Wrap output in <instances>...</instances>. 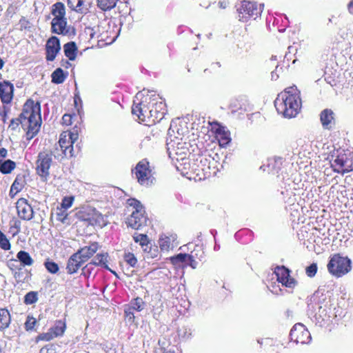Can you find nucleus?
Segmentation results:
<instances>
[{
	"label": "nucleus",
	"instance_id": "nucleus-1",
	"mask_svg": "<svg viewBox=\"0 0 353 353\" xmlns=\"http://www.w3.org/2000/svg\"><path fill=\"white\" fill-rule=\"evenodd\" d=\"M41 123L40 103H34L33 100L28 99L23 105L22 112L19 117L11 120L10 127L14 129L21 124L24 129H27V139L30 140L38 133Z\"/></svg>",
	"mask_w": 353,
	"mask_h": 353
},
{
	"label": "nucleus",
	"instance_id": "nucleus-2",
	"mask_svg": "<svg viewBox=\"0 0 353 353\" xmlns=\"http://www.w3.org/2000/svg\"><path fill=\"white\" fill-rule=\"evenodd\" d=\"M274 105L277 112L285 117H294L301 106L299 90L295 85L287 88L278 95L274 101Z\"/></svg>",
	"mask_w": 353,
	"mask_h": 353
},
{
	"label": "nucleus",
	"instance_id": "nucleus-3",
	"mask_svg": "<svg viewBox=\"0 0 353 353\" xmlns=\"http://www.w3.org/2000/svg\"><path fill=\"white\" fill-rule=\"evenodd\" d=\"M127 204L128 210L131 211V214L126 221L128 226L134 230H141L147 225L148 221L144 207L139 201L133 198L128 199Z\"/></svg>",
	"mask_w": 353,
	"mask_h": 353
},
{
	"label": "nucleus",
	"instance_id": "nucleus-4",
	"mask_svg": "<svg viewBox=\"0 0 353 353\" xmlns=\"http://www.w3.org/2000/svg\"><path fill=\"white\" fill-rule=\"evenodd\" d=\"M78 138L77 130L74 129L72 132H63L60 134L58 145L53 152L54 157L61 159L64 157H72L74 155L73 145Z\"/></svg>",
	"mask_w": 353,
	"mask_h": 353
},
{
	"label": "nucleus",
	"instance_id": "nucleus-5",
	"mask_svg": "<svg viewBox=\"0 0 353 353\" xmlns=\"http://www.w3.org/2000/svg\"><path fill=\"white\" fill-rule=\"evenodd\" d=\"M351 260L348 257L336 254L330 258L327 268L332 275L339 278L351 270Z\"/></svg>",
	"mask_w": 353,
	"mask_h": 353
},
{
	"label": "nucleus",
	"instance_id": "nucleus-6",
	"mask_svg": "<svg viewBox=\"0 0 353 353\" xmlns=\"http://www.w3.org/2000/svg\"><path fill=\"white\" fill-rule=\"evenodd\" d=\"M132 172L141 185L149 186L154 183V178L152 176L150 163L145 159H142L137 164Z\"/></svg>",
	"mask_w": 353,
	"mask_h": 353
},
{
	"label": "nucleus",
	"instance_id": "nucleus-7",
	"mask_svg": "<svg viewBox=\"0 0 353 353\" xmlns=\"http://www.w3.org/2000/svg\"><path fill=\"white\" fill-rule=\"evenodd\" d=\"M263 5L258 6L256 3L243 1L241 6L237 9L239 20L242 22H247L249 19H256L261 15Z\"/></svg>",
	"mask_w": 353,
	"mask_h": 353
},
{
	"label": "nucleus",
	"instance_id": "nucleus-8",
	"mask_svg": "<svg viewBox=\"0 0 353 353\" xmlns=\"http://www.w3.org/2000/svg\"><path fill=\"white\" fill-rule=\"evenodd\" d=\"M290 270L285 266H277L274 271L276 280L282 286L292 290L298 284V281L290 276Z\"/></svg>",
	"mask_w": 353,
	"mask_h": 353
},
{
	"label": "nucleus",
	"instance_id": "nucleus-9",
	"mask_svg": "<svg viewBox=\"0 0 353 353\" xmlns=\"http://www.w3.org/2000/svg\"><path fill=\"white\" fill-rule=\"evenodd\" d=\"M290 339L296 343L307 344L312 339L311 334L302 323H296L291 329Z\"/></svg>",
	"mask_w": 353,
	"mask_h": 353
},
{
	"label": "nucleus",
	"instance_id": "nucleus-10",
	"mask_svg": "<svg viewBox=\"0 0 353 353\" xmlns=\"http://www.w3.org/2000/svg\"><path fill=\"white\" fill-rule=\"evenodd\" d=\"M147 99H145V101ZM143 101H141L138 103L136 100L134 101L133 105L132 107V113L136 115L139 121L144 122L147 119H152V113H151V104L150 101L148 104H145Z\"/></svg>",
	"mask_w": 353,
	"mask_h": 353
},
{
	"label": "nucleus",
	"instance_id": "nucleus-11",
	"mask_svg": "<svg viewBox=\"0 0 353 353\" xmlns=\"http://www.w3.org/2000/svg\"><path fill=\"white\" fill-rule=\"evenodd\" d=\"M78 217L82 221L88 222V223L91 225L102 227L105 225L103 216L95 209H89L88 212H79Z\"/></svg>",
	"mask_w": 353,
	"mask_h": 353
},
{
	"label": "nucleus",
	"instance_id": "nucleus-12",
	"mask_svg": "<svg viewBox=\"0 0 353 353\" xmlns=\"http://www.w3.org/2000/svg\"><path fill=\"white\" fill-rule=\"evenodd\" d=\"M52 163L51 154L47 152H40L37 162V172L41 177L47 179L49 176V169Z\"/></svg>",
	"mask_w": 353,
	"mask_h": 353
},
{
	"label": "nucleus",
	"instance_id": "nucleus-13",
	"mask_svg": "<svg viewBox=\"0 0 353 353\" xmlns=\"http://www.w3.org/2000/svg\"><path fill=\"white\" fill-rule=\"evenodd\" d=\"M198 254H194L192 252L191 254H183L179 253L170 258L171 263L176 266H180L181 263H185L186 265L190 266L192 269H196L198 266V261L196 260Z\"/></svg>",
	"mask_w": 353,
	"mask_h": 353
},
{
	"label": "nucleus",
	"instance_id": "nucleus-14",
	"mask_svg": "<svg viewBox=\"0 0 353 353\" xmlns=\"http://www.w3.org/2000/svg\"><path fill=\"white\" fill-rule=\"evenodd\" d=\"M60 50L61 44L59 39L55 36H52L48 39L46 44V60L48 61H54Z\"/></svg>",
	"mask_w": 353,
	"mask_h": 353
},
{
	"label": "nucleus",
	"instance_id": "nucleus-15",
	"mask_svg": "<svg viewBox=\"0 0 353 353\" xmlns=\"http://www.w3.org/2000/svg\"><path fill=\"white\" fill-rule=\"evenodd\" d=\"M18 216L23 220L29 221L33 218L34 212L32 206L24 198L19 199L16 203Z\"/></svg>",
	"mask_w": 353,
	"mask_h": 353
},
{
	"label": "nucleus",
	"instance_id": "nucleus-16",
	"mask_svg": "<svg viewBox=\"0 0 353 353\" xmlns=\"http://www.w3.org/2000/svg\"><path fill=\"white\" fill-rule=\"evenodd\" d=\"M151 104V113H152V121H161L165 114V104L162 101H157V98H150Z\"/></svg>",
	"mask_w": 353,
	"mask_h": 353
},
{
	"label": "nucleus",
	"instance_id": "nucleus-17",
	"mask_svg": "<svg viewBox=\"0 0 353 353\" xmlns=\"http://www.w3.org/2000/svg\"><path fill=\"white\" fill-rule=\"evenodd\" d=\"M99 248V245L98 243L93 242L89 245L81 248L75 253L79 256L81 262L85 263L97 252Z\"/></svg>",
	"mask_w": 353,
	"mask_h": 353
},
{
	"label": "nucleus",
	"instance_id": "nucleus-18",
	"mask_svg": "<svg viewBox=\"0 0 353 353\" xmlns=\"http://www.w3.org/2000/svg\"><path fill=\"white\" fill-rule=\"evenodd\" d=\"M13 85L8 81L0 83V98L3 103H9L13 97Z\"/></svg>",
	"mask_w": 353,
	"mask_h": 353
},
{
	"label": "nucleus",
	"instance_id": "nucleus-19",
	"mask_svg": "<svg viewBox=\"0 0 353 353\" xmlns=\"http://www.w3.org/2000/svg\"><path fill=\"white\" fill-rule=\"evenodd\" d=\"M51 31L57 34H68L67 19L53 18L51 21Z\"/></svg>",
	"mask_w": 353,
	"mask_h": 353
},
{
	"label": "nucleus",
	"instance_id": "nucleus-20",
	"mask_svg": "<svg viewBox=\"0 0 353 353\" xmlns=\"http://www.w3.org/2000/svg\"><path fill=\"white\" fill-rule=\"evenodd\" d=\"M320 120L324 129H332L334 124L333 111L330 109L323 110L320 114Z\"/></svg>",
	"mask_w": 353,
	"mask_h": 353
},
{
	"label": "nucleus",
	"instance_id": "nucleus-21",
	"mask_svg": "<svg viewBox=\"0 0 353 353\" xmlns=\"http://www.w3.org/2000/svg\"><path fill=\"white\" fill-rule=\"evenodd\" d=\"M83 263L77 254H73L68 259L66 265L67 272L70 274L77 272Z\"/></svg>",
	"mask_w": 353,
	"mask_h": 353
},
{
	"label": "nucleus",
	"instance_id": "nucleus-22",
	"mask_svg": "<svg viewBox=\"0 0 353 353\" xmlns=\"http://www.w3.org/2000/svg\"><path fill=\"white\" fill-rule=\"evenodd\" d=\"M24 183L25 180L23 176H17L11 185L9 192L10 196L11 198L14 197V196L23 189Z\"/></svg>",
	"mask_w": 353,
	"mask_h": 353
},
{
	"label": "nucleus",
	"instance_id": "nucleus-23",
	"mask_svg": "<svg viewBox=\"0 0 353 353\" xmlns=\"http://www.w3.org/2000/svg\"><path fill=\"white\" fill-rule=\"evenodd\" d=\"M77 46L74 41L66 43L63 46L64 54L70 61L75 60L77 57Z\"/></svg>",
	"mask_w": 353,
	"mask_h": 353
},
{
	"label": "nucleus",
	"instance_id": "nucleus-24",
	"mask_svg": "<svg viewBox=\"0 0 353 353\" xmlns=\"http://www.w3.org/2000/svg\"><path fill=\"white\" fill-rule=\"evenodd\" d=\"M17 258L18 262L22 267L30 266L34 263V261L30 254L23 250H21L17 254Z\"/></svg>",
	"mask_w": 353,
	"mask_h": 353
},
{
	"label": "nucleus",
	"instance_id": "nucleus-25",
	"mask_svg": "<svg viewBox=\"0 0 353 353\" xmlns=\"http://www.w3.org/2000/svg\"><path fill=\"white\" fill-rule=\"evenodd\" d=\"M346 159L347 158L345 154L338 155L337 157H336L335 159L333 160V162L332 163V166L334 168V170L339 173H345L348 172V170L347 169L340 170V169L345 165V163H346Z\"/></svg>",
	"mask_w": 353,
	"mask_h": 353
},
{
	"label": "nucleus",
	"instance_id": "nucleus-26",
	"mask_svg": "<svg viewBox=\"0 0 353 353\" xmlns=\"http://www.w3.org/2000/svg\"><path fill=\"white\" fill-rule=\"evenodd\" d=\"M68 77V72L59 68H57L51 74L52 82L55 84H61L63 83Z\"/></svg>",
	"mask_w": 353,
	"mask_h": 353
},
{
	"label": "nucleus",
	"instance_id": "nucleus-27",
	"mask_svg": "<svg viewBox=\"0 0 353 353\" xmlns=\"http://www.w3.org/2000/svg\"><path fill=\"white\" fill-rule=\"evenodd\" d=\"M108 253L104 254H98L97 256L92 260L90 263L93 265H100L106 270H109L110 268L107 265L108 262Z\"/></svg>",
	"mask_w": 353,
	"mask_h": 353
},
{
	"label": "nucleus",
	"instance_id": "nucleus-28",
	"mask_svg": "<svg viewBox=\"0 0 353 353\" xmlns=\"http://www.w3.org/2000/svg\"><path fill=\"white\" fill-rule=\"evenodd\" d=\"M315 318L320 326H323L325 323L330 321V316L327 314L325 308L319 307V311L315 314Z\"/></svg>",
	"mask_w": 353,
	"mask_h": 353
},
{
	"label": "nucleus",
	"instance_id": "nucleus-29",
	"mask_svg": "<svg viewBox=\"0 0 353 353\" xmlns=\"http://www.w3.org/2000/svg\"><path fill=\"white\" fill-rule=\"evenodd\" d=\"M52 14L54 18L66 19L64 4L61 2L54 3L52 6Z\"/></svg>",
	"mask_w": 353,
	"mask_h": 353
},
{
	"label": "nucleus",
	"instance_id": "nucleus-30",
	"mask_svg": "<svg viewBox=\"0 0 353 353\" xmlns=\"http://www.w3.org/2000/svg\"><path fill=\"white\" fill-rule=\"evenodd\" d=\"M134 241L139 243L144 252L148 249L149 240L148 236L145 234L134 233L133 235Z\"/></svg>",
	"mask_w": 353,
	"mask_h": 353
},
{
	"label": "nucleus",
	"instance_id": "nucleus-31",
	"mask_svg": "<svg viewBox=\"0 0 353 353\" xmlns=\"http://www.w3.org/2000/svg\"><path fill=\"white\" fill-rule=\"evenodd\" d=\"M10 323V315L7 309H0V330H4Z\"/></svg>",
	"mask_w": 353,
	"mask_h": 353
},
{
	"label": "nucleus",
	"instance_id": "nucleus-32",
	"mask_svg": "<svg viewBox=\"0 0 353 353\" xmlns=\"http://www.w3.org/2000/svg\"><path fill=\"white\" fill-rule=\"evenodd\" d=\"M172 239L167 236H161L159 240V248L162 251H169L172 249L174 245Z\"/></svg>",
	"mask_w": 353,
	"mask_h": 353
},
{
	"label": "nucleus",
	"instance_id": "nucleus-33",
	"mask_svg": "<svg viewBox=\"0 0 353 353\" xmlns=\"http://www.w3.org/2000/svg\"><path fill=\"white\" fill-rule=\"evenodd\" d=\"M66 328V325L64 321H57L54 325L50 330L53 333V336L55 337L63 335Z\"/></svg>",
	"mask_w": 353,
	"mask_h": 353
},
{
	"label": "nucleus",
	"instance_id": "nucleus-34",
	"mask_svg": "<svg viewBox=\"0 0 353 353\" xmlns=\"http://www.w3.org/2000/svg\"><path fill=\"white\" fill-rule=\"evenodd\" d=\"M185 144V143L183 142H177L176 143L174 141L170 139H167V146H168V150L170 151V153L172 152H174L176 153V154H178L179 153V150L183 149V145Z\"/></svg>",
	"mask_w": 353,
	"mask_h": 353
},
{
	"label": "nucleus",
	"instance_id": "nucleus-35",
	"mask_svg": "<svg viewBox=\"0 0 353 353\" xmlns=\"http://www.w3.org/2000/svg\"><path fill=\"white\" fill-rule=\"evenodd\" d=\"M282 163L283 161L281 157H275L273 159H270L268 165V167L270 168L269 170H271L274 174L277 173L281 168Z\"/></svg>",
	"mask_w": 353,
	"mask_h": 353
},
{
	"label": "nucleus",
	"instance_id": "nucleus-36",
	"mask_svg": "<svg viewBox=\"0 0 353 353\" xmlns=\"http://www.w3.org/2000/svg\"><path fill=\"white\" fill-rule=\"evenodd\" d=\"M98 7L103 10H109L114 8L118 0H97Z\"/></svg>",
	"mask_w": 353,
	"mask_h": 353
},
{
	"label": "nucleus",
	"instance_id": "nucleus-37",
	"mask_svg": "<svg viewBox=\"0 0 353 353\" xmlns=\"http://www.w3.org/2000/svg\"><path fill=\"white\" fill-rule=\"evenodd\" d=\"M15 163L8 159L0 164V171L3 174H9L15 168Z\"/></svg>",
	"mask_w": 353,
	"mask_h": 353
},
{
	"label": "nucleus",
	"instance_id": "nucleus-38",
	"mask_svg": "<svg viewBox=\"0 0 353 353\" xmlns=\"http://www.w3.org/2000/svg\"><path fill=\"white\" fill-rule=\"evenodd\" d=\"M77 12L86 14L91 7V3L86 0H78Z\"/></svg>",
	"mask_w": 353,
	"mask_h": 353
},
{
	"label": "nucleus",
	"instance_id": "nucleus-39",
	"mask_svg": "<svg viewBox=\"0 0 353 353\" xmlns=\"http://www.w3.org/2000/svg\"><path fill=\"white\" fill-rule=\"evenodd\" d=\"M130 308L138 312L143 310L144 308V302L143 299L139 297L133 299L130 303Z\"/></svg>",
	"mask_w": 353,
	"mask_h": 353
},
{
	"label": "nucleus",
	"instance_id": "nucleus-40",
	"mask_svg": "<svg viewBox=\"0 0 353 353\" xmlns=\"http://www.w3.org/2000/svg\"><path fill=\"white\" fill-rule=\"evenodd\" d=\"M216 132L221 145H227L230 143V139L223 129L219 128Z\"/></svg>",
	"mask_w": 353,
	"mask_h": 353
},
{
	"label": "nucleus",
	"instance_id": "nucleus-41",
	"mask_svg": "<svg viewBox=\"0 0 353 353\" xmlns=\"http://www.w3.org/2000/svg\"><path fill=\"white\" fill-rule=\"evenodd\" d=\"M38 300V294L37 292L31 291L28 292L24 296V303L26 305L35 303Z\"/></svg>",
	"mask_w": 353,
	"mask_h": 353
},
{
	"label": "nucleus",
	"instance_id": "nucleus-42",
	"mask_svg": "<svg viewBox=\"0 0 353 353\" xmlns=\"http://www.w3.org/2000/svg\"><path fill=\"white\" fill-rule=\"evenodd\" d=\"M44 265L47 270L51 274H56L58 272L59 270L57 263L48 259L44 263Z\"/></svg>",
	"mask_w": 353,
	"mask_h": 353
},
{
	"label": "nucleus",
	"instance_id": "nucleus-43",
	"mask_svg": "<svg viewBox=\"0 0 353 353\" xmlns=\"http://www.w3.org/2000/svg\"><path fill=\"white\" fill-rule=\"evenodd\" d=\"M32 23L25 17H22L19 21V29L21 31L28 30L31 31L32 29Z\"/></svg>",
	"mask_w": 353,
	"mask_h": 353
},
{
	"label": "nucleus",
	"instance_id": "nucleus-44",
	"mask_svg": "<svg viewBox=\"0 0 353 353\" xmlns=\"http://www.w3.org/2000/svg\"><path fill=\"white\" fill-rule=\"evenodd\" d=\"M0 248L4 250H9L11 248L9 240L6 236L0 230Z\"/></svg>",
	"mask_w": 353,
	"mask_h": 353
},
{
	"label": "nucleus",
	"instance_id": "nucleus-45",
	"mask_svg": "<svg viewBox=\"0 0 353 353\" xmlns=\"http://www.w3.org/2000/svg\"><path fill=\"white\" fill-rule=\"evenodd\" d=\"M53 333L49 330L48 332L40 334L37 337V341H49L55 338L54 336H53Z\"/></svg>",
	"mask_w": 353,
	"mask_h": 353
},
{
	"label": "nucleus",
	"instance_id": "nucleus-46",
	"mask_svg": "<svg viewBox=\"0 0 353 353\" xmlns=\"http://www.w3.org/2000/svg\"><path fill=\"white\" fill-rule=\"evenodd\" d=\"M125 261L131 267H134L137 263V259L134 255L130 252L125 253L124 255Z\"/></svg>",
	"mask_w": 353,
	"mask_h": 353
},
{
	"label": "nucleus",
	"instance_id": "nucleus-47",
	"mask_svg": "<svg viewBox=\"0 0 353 353\" xmlns=\"http://www.w3.org/2000/svg\"><path fill=\"white\" fill-rule=\"evenodd\" d=\"M74 201V197L73 196H65L61 201V208L64 210H67L70 208Z\"/></svg>",
	"mask_w": 353,
	"mask_h": 353
},
{
	"label": "nucleus",
	"instance_id": "nucleus-48",
	"mask_svg": "<svg viewBox=\"0 0 353 353\" xmlns=\"http://www.w3.org/2000/svg\"><path fill=\"white\" fill-rule=\"evenodd\" d=\"M317 265L316 263H312L310 265L307 266L305 269V272L307 276L312 278L315 276L317 272Z\"/></svg>",
	"mask_w": 353,
	"mask_h": 353
},
{
	"label": "nucleus",
	"instance_id": "nucleus-49",
	"mask_svg": "<svg viewBox=\"0 0 353 353\" xmlns=\"http://www.w3.org/2000/svg\"><path fill=\"white\" fill-rule=\"evenodd\" d=\"M37 323V320L32 316H28L25 323V327L27 331L32 330Z\"/></svg>",
	"mask_w": 353,
	"mask_h": 353
},
{
	"label": "nucleus",
	"instance_id": "nucleus-50",
	"mask_svg": "<svg viewBox=\"0 0 353 353\" xmlns=\"http://www.w3.org/2000/svg\"><path fill=\"white\" fill-rule=\"evenodd\" d=\"M57 220L61 222L62 223H67L68 220V213L65 212V210H60V212H57L56 214Z\"/></svg>",
	"mask_w": 353,
	"mask_h": 353
},
{
	"label": "nucleus",
	"instance_id": "nucleus-51",
	"mask_svg": "<svg viewBox=\"0 0 353 353\" xmlns=\"http://www.w3.org/2000/svg\"><path fill=\"white\" fill-rule=\"evenodd\" d=\"M39 353H56V348L53 345H48L42 347Z\"/></svg>",
	"mask_w": 353,
	"mask_h": 353
},
{
	"label": "nucleus",
	"instance_id": "nucleus-52",
	"mask_svg": "<svg viewBox=\"0 0 353 353\" xmlns=\"http://www.w3.org/2000/svg\"><path fill=\"white\" fill-rule=\"evenodd\" d=\"M8 266L11 270L17 269V270H21L22 266H21V264L18 262L17 260H10L8 263Z\"/></svg>",
	"mask_w": 353,
	"mask_h": 353
},
{
	"label": "nucleus",
	"instance_id": "nucleus-53",
	"mask_svg": "<svg viewBox=\"0 0 353 353\" xmlns=\"http://www.w3.org/2000/svg\"><path fill=\"white\" fill-rule=\"evenodd\" d=\"M125 318L129 321H134V313L132 311V309L131 308H128L127 310H125Z\"/></svg>",
	"mask_w": 353,
	"mask_h": 353
},
{
	"label": "nucleus",
	"instance_id": "nucleus-54",
	"mask_svg": "<svg viewBox=\"0 0 353 353\" xmlns=\"http://www.w3.org/2000/svg\"><path fill=\"white\" fill-rule=\"evenodd\" d=\"M92 270V265L90 263L87 264L83 269V274L85 276H89Z\"/></svg>",
	"mask_w": 353,
	"mask_h": 353
},
{
	"label": "nucleus",
	"instance_id": "nucleus-55",
	"mask_svg": "<svg viewBox=\"0 0 353 353\" xmlns=\"http://www.w3.org/2000/svg\"><path fill=\"white\" fill-rule=\"evenodd\" d=\"M146 252L150 254L151 258H155L157 256L158 250L157 247L152 248V247L148 246V249L147 250Z\"/></svg>",
	"mask_w": 353,
	"mask_h": 353
},
{
	"label": "nucleus",
	"instance_id": "nucleus-56",
	"mask_svg": "<svg viewBox=\"0 0 353 353\" xmlns=\"http://www.w3.org/2000/svg\"><path fill=\"white\" fill-rule=\"evenodd\" d=\"M78 0H68V6L71 10L76 11Z\"/></svg>",
	"mask_w": 353,
	"mask_h": 353
},
{
	"label": "nucleus",
	"instance_id": "nucleus-57",
	"mask_svg": "<svg viewBox=\"0 0 353 353\" xmlns=\"http://www.w3.org/2000/svg\"><path fill=\"white\" fill-rule=\"evenodd\" d=\"M200 161V163L202 164V165H205V163L207 162V158L205 157H203V156H200L198 159H196V161ZM201 170H204V168L203 166H201Z\"/></svg>",
	"mask_w": 353,
	"mask_h": 353
},
{
	"label": "nucleus",
	"instance_id": "nucleus-58",
	"mask_svg": "<svg viewBox=\"0 0 353 353\" xmlns=\"http://www.w3.org/2000/svg\"><path fill=\"white\" fill-rule=\"evenodd\" d=\"M7 155V150L5 148H0V164L1 163L2 159Z\"/></svg>",
	"mask_w": 353,
	"mask_h": 353
},
{
	"label": "nucleus",
	"instance_id": "nucleus-59",
	"mask_svg": "<svg viewBox=\"0 0 353 353\" xmlns=\"http://www.w3.org/2000/svg\"><path fill=\"white\" fill-rule=\"evenodd\" d=\"M271 292L274 294H279V292H281L282 290L281 288L277 289L274 285L272 286Z\"/></svg>",
	"mask_w": 353,
	"mask_h": 353
},
{
	"label": "nucleus",
	"instance_id": "nucleus-60",
	"mask_svg": "<svg viewBox=\"0 0 353 353\" xmlns=\"http://www.w3.org/2000/svg\"><path fill=\"white\" fill-rule=\"evenodd\" d=\"M348 10L353 14V0H352L348 4Z\"/></svg>",
	"mask_w": 353,
	"mask_h": 353
},
{
	"label": "nucleus",
	"instance_id": "nucleus-61",
	"mask_svg": "<svg viewBox=\"0 0 353 353\" xmlns=\"http://www.w3.org/2000/svg\"><path fill=\"white\" fill-rule=\"evenodd\" d=\"M271 77L272 80H276L279 77L278 74L275 72L271 73Z\"/></svg>",
	"mask_w": 353,
	"mask_h": 353
},
{
	"label": "nucleus",
	"instance_id": "nucleus-62",
	"mask_svg": "<svg viewBox=\"0 0 353 353\" xmlns=\"http://www.w3.org/2000/svg\"><path fill=\"white\" fill-rule=\"evenodd\" d=\"M142 96V94L141 93H137L135 96V99L136 100H139V97Z\"/></svg>",
	"mask_w": 353,
	"mask_h": 353
},
{
	"label": "nucleus",
	"instance_id": "nucleus-63",
	"mask_svg": "<svg viewBox=\"0 0 353 353\" xmlns=\"http://www.w3.org/2000/svg\"><path fill=\"white\" fill-rule=\"evenodd\" d=\"M79 101L81 100L80 97L79 96H75V97H74V103H75V104H77V101H79Z\"/></svg>",
	"mask_w": 353,
	"mask_h": 353
},
{
	"label": "nucleus",
	"instance_id": "nucleus-64",
	"mask_svg": "<svg viewBox=\"0 0 353 353\" xmlns=\"http://www.w3.org/2000/svg\"><path fill=\"white\" fill-rule=\"evenodd\" d=\"M79 101L81 100L80 97L79 96H75V97H74V103H75V104H77V101H79Z\"/></svg>",
	"mask_w": 353,
	"mask_h": 353
}]
</instances>
